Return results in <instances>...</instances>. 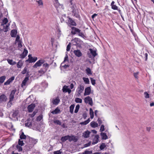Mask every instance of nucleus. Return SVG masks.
I'll use <instances>...</instances> for the list:
<instances>
[{
	"label": "nucleus",
	"instance_id": "34",
	"mask_svg": "<svg viewBox=\"0 0 154 154\" xmlns=\"http://www.w3.org/2000/svg\"><path fill=\"white\" fill-rule=\"evenodd\" d=\"M36 2L38 3V6H43V3L42 0H36Z\"/></svg>",
	"mask_w": 154,
	"mask_h": 154
},
{
	"label": "nucleus",
	"instance_id": "50",
	"mask_svg": "<svg viewBox=\"0 0 154 154\" xmlns=\"http://www.w3.org/2000/svg\"><path fill=\"white\" fill-rule=\"evenodd\" d=\"M92 153V151H88L86 150L83 152V154H90Z\"/></svg>",
	"mask_w": 154,
	"mask_h": 154
},
{
	"label": "nucleus",
	"instance_id": "42",
	"mask_svg": "<svg viewBox=\"0 0 154 154\" xmlns=\"http://www.w3.org/2000/svg\"><path fill=\"white\" fill-rule=\"evenodd\" d=\"M50 66V64L47 63H44L43 64V66L44 67L46 68V69H47Z\"/></svg>",
	"mask_w": 154,
	"mask_h": 154
},
{
	"label": "nucleus",
	"instance_id": "36",
	"mask_svg": "<svg viewBox=\"0 0 154 154\" xmlns=\"http://www.w3.org/2000/svg\"><path fill=\"white\" fill-rule=\"evenodd\" d=\"M68 135L64 137H62L61 138V140L63 142H64L66 140H68Z\"/></svg>",
	"mask_w": 154,
	"mask_h": 154
},
{
	"label": "nucleus",
	"instance_id": "40",
	"mask_svg": "<svg viewBox=\"0 0 154 154\" xmlns=\"http://www.w3.org/2000/svg\"><path fill=\"white\" fill-rule=\"evenodd\" d=\"M24 143L23 142V141L22 140L19 139L18 141V145H20V146H23Z\"/></svg>",
	"mask_w": 154,
	"mask_h": 154
},
{
	"label": "nucleus",
	"instance_id": "33",
	"mask_svg": "<svg viewBox=\"0 0 154 154\" xmlns=\"http://www.w3.org/2000/svg\"><path fill=\"white\" fill-rule=\"evenodd\" d=\"M90 121L89 118H88L87 120L85 121L84 122H81L80 123V124L82 125H86L88 124L89 122Z\"/></svg>",
	"mask_w": 154,
	"mask_h": 154
},
{
	"label": "nucleus",
	"instance_id": "61",
	"mask_svg": "<svg viewBox=\"0 0 154 154\" xmlns=\"http://www.w3.org/2000/svg\"><path fill=\"white\" fill-rule=\"evenodd\" d=\"M78 32L79 33V35L82 37H83L84 35V34L83 33L81 32V30H80V31H79V32Z\"/></svg>",
	"mask_w": 154,
	"mask_h": 154
},
{
	"label": "nucleus",
	"instance_id": "46",
	"mask_svg": "<svg viewBox=\"0 0 154 154\" xmlns=\"http://www.w3.org/2000/svg\"><path fill=\"white\" fill-rule=\"evenodd\" d=\"M79 107H80V106L79 104H78L75 107V111H74V112L75 113H76L78 112V111L79 110Z\"/></svg>",
	"mask_w": 154,
	"mask_h": 154
},
{
	"label": "nucleus",
	"instance_id": "8",
	"mask_svg": "<svg viewBox=\"0 0 154 154\" xmlns=\"http://www.w3.org/2000/svg\"><path fill=\"white\" fill-rule=\"evenodd\" d=\"M28 57V60L30 62H35L37 59V57H32L31 55L30 54L29 55Z\"/></svg>",
	"mask_w": 154,
	"mask_h": 154
},
{
	"label": "nucleus",
	"instance_id": "22",
	"mask_svg": "<svg viewBox=\"0 0 154 154\" xmlns=\"http://www.w3.org/2000/svg\"><path fill=\"white\" fill-rule=\"evenodd\" d=\"M68 140L69 141H71L72 140L75 141H76L77 140V139L76 138V137L73 135L69 136L68 135Z\"/></svg>",
	"mask_w": 154,
	"mask_h": 154
},
{
	"label": "nucleus",
	"instance_id": "24",
	"mask_svg": "<svg viewBox=\"0 0 154 154\" xmlns=\"http://www.w3.org/2000/svg\"><path fill=\"white\" fill-rule=\"evenodd\" d=\"M91 132L89 131H85L83 134V136L85 138H87L89 137Z\"/></svg>",
	"mask_w": 154,
	"mask_h": 154
},
{
	"label": "nucleus",
	"instance_id": "17",
	"mask_svg": "<svg viewBox=\"0 0 154 154\" xmlns=\"http://www.w3.org/2000/svg\"><path fill=\"white\" fill-rule=\"evenodd\" d=\"M14 79V77L12 76L7 81L4 83L5 85H9L11 82Z\"/></svg>",
	"mask_w": 154,
	"mask_h": 154
},
{
	"label": "nucleus",
	"instance_id": "9",
	"mask_svg": "<svg viewBox=\"0 0 154 154\" xmlns=\"http://www.w3.org/2000/svg\"><path fill=\"white\" fill-rule=\"evenodd\" d=\"M73 53L75 55L78 57H80L82 55V52L79 50H75Z\"/></svg>",
	"mask_w": 154,
	"mask_h": 154
},
{
	"label": "nucleus",
	"instance_id": "45",
	"mask_svg": "<svg viewBox=\"0 0 154 154\" xmlns=\"http://www.w3.org/2000/svg\"><path fill=\"white\" fill-rule=\"evenodd\" d=\"M8 22V20L7 18H5L3 20L2 25H5Z\"/></svg>",
	"mask_w": 154,
	"mask_h": 154
},
{
	"label": "nucleus",
	"instance_id": "53",
	"mask_svg": "<svg viewBox=\"0 0 154 154\" xmlns=\"http://www.w3.org/2000/svg\"><path fill=\"white\" fill-rule=\"evenodd\" d=\"M144 95L145 97L146 98H149V95L146 92H145L144 93Z\"/></svg>",
	"mask_w": 154,
	"mask_h": 154
},
{
	"label": "nucleus",
	"instance_id": "13",
	"mask_svg": "<svg viewBox=\"0 0 154 154\" xmlns=\"http://www.w3.org/2000/svg\"><path fill=\"white\" fill-rule=\"evenodd\" d=\"M68 20L67 23L68 25L72 26L76 25V23L71 18H70L69 17H68Z\"/></svg>",
	"mask_w": 154,
	"mask_h": 154
},
{
	"label": "nucleus",
	"instance_id": "60",
	"mask_svg": "<svg viewBox=\"0 0 154 154\" xmlns=\"http://www.w3.org/2000/svg\"><path fill=\"white\" fill-rule=\"evenodd\" d=\"M138 74H139L138 72H137L136 73H134V76L135 78H136V79L138 78Z\"/></svg>",
	"mask_w": 154,
	"mask_h": 154
},
{
	"label": "nucleus",
	"instance_id": "35",
	"mask_svg": "<svg viewBox=\"0 0 154 154\" xmlns=\"http://www.w3.org/2000/svg\"><path fill=\"white\" fill-rule=\"evenodd\" d=\"M23 65V63L21 60H20L17 63V66L18 68H20Z\"/></svg>",
	"mask_w": 154,
	"mask_h": 154
},
{
	"label": "nucleus",
	"instance_id": "2",
	"mask_svg": "<svg viewBox=\"0 0 154 154\" xmlns=\"http://www.w3.org/2000/svg\"><path fill=\"white\" fill-rule=\"evenodd\" d=\"M84 88V87L82 85H80L78 86L76 91L77 96H80L81 94L83 91Z\"/></svg>",
	"mask_w": 154,
	"mask_h": 154
},
{
	"label": "nucleus",
	"instance_id": "4",
	"mask_svg": "<svg viewBox=\"0 0 154 154\" xmlns=\"http://www.w3.org/2000/svg\"><path fill=\"white\" fill-rule=\"evenodd\" d=\"M45 62V60L43 59H41L38 60L33 66V68H37L38 67L40 66L42 64H43Z\"/></svg>",
	"mask_w": 154,
	"mask_h": 154
},
{
	"label": "nucleus",
	"instance_id": "52",
	"mask_svg": "<svg viewBox=\"0 0 154 154\" xmlns=\"http://www.w3.org/2000/svg\"><path fill=\"white\" fill-rule=\"evenodd\" d=\"M91 83L92 85H94L95 84V80L94 79H93L92 78H90Z\"/></svg>",
	"mask_w": 154,
	"mask_h": 154
},
{
	"label": "nucleus",
	"instance_id": "58",
	"mask_svg": "<svg viewBox=\"0 0 154 154\" xmlns=\"http://www.w3.org/2000/svg\"><path fill=\"white\" fill-rule=\"evenodd\" d=\"M86 71L88 74H91V70L90 69L88 68L86 69Z\"/></svg>",
	"mask_w": 154,
	"mask_h": 154
},
{
	"label": "nucleus",
	"instance_id": "43",
	"mask_svg": "<svg viewBox=\"0 0 154 154\" xmlns=\"http://www.w3.org/2000/svg\"><path fill=\"white\" fill-rule=\"evenodd\" d=\"M106 147V145L105 143H102L100 146V148L101 150L103 149Z\"/></svg>",
	"mask_w": 154,
	"mask_h": 154
},
{
	"label": "nucleus",
	"instance_id": "27",
	"mask_svg": "<svg viewBox=\"0 0 154 154\" xmlns=\"http://www.w3.org/2000/svg\"><path fill=\"white\" fill-rule=\"evenodd\" d=\"M60 109L58 107H57L54 110L52 111L51 113L53 114H56L60 113Z\"/></svg>",
	"mask_w": 154,
	"mask_h": 154
},
{
	"label": "nucleus",
	"instance_id": "32",
	"mask_svg": "<svg viewBox=\"0 0 154 154\" xmlns=\"http://www.w3.org/2000/svg\"><path fill=\"white\" fill-rule=\"evenodd\" d=\"M89 112L90 118L91 119H93L94 116V113L93 109L91 108H90L89 109Z\"/></svg>",
	"mask_w": 154,
	"mask_h": 154
},
{
	"label": "nucleus",
	"instance_id": "26",
	"mask_svg": "<svg viewBox=\"0 0 154 154\" xmlns=\"http://www.w3.org/2000/svg\"><path fill=\"white\" fill-rule=\"evenodd\" d=\"M17 33V31L16 30H12L11 32V35L12 37H15Z\"/></svg>",
	"mask_w": 154,
	"mask_h": 154
},
{
	"label": "nucleus",
	"instance_id": "51",
	"mask_svg": "<svg viewBox=\"0 0 154 154\" xmlns=\"http://www.w3.org/2000/svg\"><path fill=\"white\" fill-rule=\"evenodd\" d=\"M18 113V111H15L13 113L12 116L14 117H15L17 115Z\"/></svg>",
	"mask_w": 154,
	"mask_h": 154
},
{
	"label": "nucleus",
	"instance_id": "29",
	"mask_svg": "<svg viewBox=\"0 0 154 154\" xmlns=\"http://www.w3.org/2000/svg\"><path fill=\"white\" fill-rule=\"evenodd\" d=\"M3 28L2 29V31L4 32H6L8 31V28L9 26V25H3Z\"/></svg>",
	"mask_w": 154,
	"mask_h": 154
},
{
	"label": "nucleus",
	"instance_id": "31",
	"mask_svg": "<svg viewBox=\"0 0 154 154\" xmlns=\"http://www.w3.org/2000/svg\"><path fill=\"white\" fill-rule=\"evenodd\" d=\"M7 61L8 63L11 65H13L16 63L12 59H8Z\"/></svg>",
	"mask_w": 154,
	"mask_h": 154
},
{
	"label": "nucleus",
	"instance_id": "23",
	"mask_svg": "<svg viewBox=\"0 0 154 154\" xmlns=\"http://www.w3.org/2000/svg\"><path fill=\"white\" fill-rule=\"evenodd\" d=\"M73 14L74 16H75L76 17L78 18L79 17V14L78 10H74L73 11H72Z\"/></svg>",
	"mask_w": 154,
	"mask_h": 154
},
{
	"label": "nucleus",
	"instance_id": "20",
	"mask_svg": "<svg viewBox=\"0 0 154 154\" xmlns=\"http://www.w3.org/2000/svg\"><path fill=\"white\" fill-rule=\"evenodd\" d=\"M16 91L15 90H12L10 95L9 99L10 100H13L14 99V95L15 94Z\"/></svg>",
	"mask_w": 154,
	"mask_h": 154
},
{
	"label": "nucleus",
	"instance_id": "48",
	"mask_svg": "<svg viewBox=\"0 0 154 154\" xmlns=\"http://www.w3.org/2000/svg\"><path fill=\"white\" fill-rule=\"evenodd\" d=\"M26 126L31 127L32 125V123L31 122H28L25 123Z\"/></svg>",
	"mask_w": 154,
	"mask_h": 154
},
{
	"label": "nucleus",
	"instance_id": "56",
	"mask_svg": "<svg viewBox=\"0 0 154 154\" xmlns=\"http://www.w3.org/2000/svg\"><path fill=\"white\" fill-rule=\"evenodd\" d=\"M71 47V43H69L68 45H67L66 48V51H69Z\"/></svg>",
	"mask_w": 154,
	"mask_h": 154
},
{
	"label": "nucleus",
	"instance_id": "59",
	"mask_svg": "<svg viewBox=\"0 0 154 154\" xmlns=\"http://www.w3.org/2000/svg\"><path fill=\"white\" fill-rule=\"evenodd\" d=\"M54 122L59 125H60L61 124V122L58 120H56L54 121Z\"/></svg>",
	"mask_w": 154,
	"mask_h": 154
},
{
	"label": "nucleus",
	"instance_id": "12",
	"mask_svg": "<svg viewBox=\"0 0 154 154\" xmlns=\"http://www.w3.org/2000/svg\"><path fill=\"white\" fill-rule=\"evenodd\" d=\"M62 90L64 92H68L69 94H70L71 91L69 88H68V86L66 85H64L63 88Z\"/></svg>",
	"mask_w": 154,
	"mask_h": 154
},
{
	"label": "nucleus",
	"instance_id": "54",
	"mask_svg": "<svg viewBox=\"0 0 154 154\" xmlns=\"http://www.w3.org/2000/svg\"><path fill=\"white\" fill-rule=\"evenodd\" d=\"M12 100H10L9 101L8 103L7 104V106L8 107H11L12 105Z\"/></svg>",
	"mask_w": 154,
	"mask_h": 154
},
{
	"label": "nucleus",
	"instance_id": "1",
	"mask_svg": "<svg viewBox=\"0 0 154 154\" xmlns=\"http://www.w3.org/2000/svg\"><path fill=\"white\" fill-rule=\"evenodd\" d=\"M89 50L90 51V53L88 52V54L89 58H91L92 56L93 57H94L97 55L96 53V49L90 48Z\"/></svg>",
	"mask_w": 154,
	"mask_h": 154
},
{
	"label": "nucleus",
	"instance_id": "6",
	"mask_svg": "<svg viewBox=\"0 0 154 154\" xmlns=\"http://www.w3.org/2000/svg\"><path fill=\"white\" fill-rule=\"evenodd\" d=\"M100 137L99 135L97 134L94 136V137L93 138L92 144L94 145L98 143L99 141V138Z\"/></svg>",
	"mask_w": 154,
	"mask_h": 154
},
{
	"label": "nucleus",
	"instance_id": "10",
	"mask_svg": "<svg viewBox=\"0 0 154 154\" xmlns=\"http://www.w3.org/2000/svg\"><path fill=\"white\" fill-rule=\"evenodd\" d=\"M60 102V99L58 97H57L55 99H53L52 101V103L54 105H57Z\"/></svg>",
	"mask_w": 154,
	"mask_h": 154
},
{
	"label": "nucleus",
	"instance_id": "49",
	"mask_svg": "<svg viewBox=\"0 0 154 154\" xmlns=\"http://www.w3.org/2000/svg\"><path fill=\"white\" fill-rule=\"evenodd\" d=\"M105 130L104 126L103 125H102L100 127V131L101 132L104 131Z\"/></svg>",
	"mask_w": 154,
	"mask_h": 154
},
{
	"label": "nucleus",
	"instance_id": "15",
	"mask_svg": "<svg viewBox=\"0 0 154 154\" xmlns=\"http://www.w3.org/2000/svg\"><path fill=\"white\" fill-rule=\"evenodd\" d=\"M80 31V30L75 27H73L72 28L71 33L72 34H75L76 33Z\"/></svg>",
	"mask_w": 154,
	"mask_h": 154
},
{
	"label": "nucleus",
	"instance_id": "47",
	"mask_svg": "<svg viewBox=\"0 0 154 154\" xmlns=\"http://www.w3.org/2000/svg\"><path fill=\"white\" fill-rule=\"evenodd\" d=\"M22 146H20L19 145H17L16 146V148L19 151H21L22 150V148L21 147Z\"/></svg>",
	"mask_w": 154,
	"mask_h": 154
},
{
	"label": "nucleus",
	"instance_id": "55",
	"mask_svg": "<svg viewBox=\"0 0 154 154\" xmlns=\"http://www.w3.org/2000/svg\"><path fill=\"white\" fill-rule=\"evenodd\" d=\"M27 71V68L26 67H25L24 69L22 71L21 73L22 74H25Z\"/></svg>",
	"mask_w": 154,
	"mask_h": 154
},
{
	"label": "nucleus",
	"instance_id": "44",
	"mask_svg": "<svg viewBox=\"0 0 154 154\" xmlns=\"http://www.w3.org/2000/svg\"><path fill=\"white\" fill-rule=\"evenodd\" d=\"M83 79L85 83L87 84H89V80L88 78L83 77Z\"/></svg>",
	"mask_w": 154,
	"mask_h": 154
},
{
	"label": "nucleus",
	"instance_id": "25",
	"mask_svg": "<svg viewBox=\"0 0 154 154\" xmlns=\"http://www.w3.org/2000/svg\"><path fill=\"white\" fill-rule=\"evenodd\" d=\"M29 80V77H26L25 78L24 80L23 81L22 84H21L22 87H23V86H25L26 82Z\"/></svg>",
	"mask_w": 154,
	"mask_h": 154
},
{
	"label": "nucleus",
	"instance_id": "19",
	"mask_svg": "<svg viewBox=\"0 0 154 154\" xmlns=\"http://www.w3.org/2000/svg\"><path fill=\"white\" fill-rule=\"evenodd\" d=\"M14 79V77L12 76L7 81L4 83L5 85H9L11 82Z\"/></svg>",
	"mask_w": 154,
	"mask_h": 154
},
{
	"label": "nucleus",
	"instance_id": "38",
	"mask_svg": "<svg viewBox=\"0 0 154 154\" xmlns=\"http://www.w3.org/2000/svg\"><path fill=\"white\" fill-rule=\"evenodd\" d=\"M6 79L5 76H3L0 77V83H2Z\"/></svg>",
	"mask_w": 154,
	"mask_h": 154
},
{
	"label": "nucleus",
	"instance_id": "3",
	"mask_svg": "<svg viewBox=\"0 0 154 154\" xmlns=\"http://www.w3.org/2000/svg\"><path fill=\"white\" fill-rule=\"evenodd\" d=\"M85 103L88 104L92 106L93 105V102L92 98L89 96H88L85 97L84 99Z\"/></svg>",
	"mask_w": 154,
	"mask_h": 154
},
{
	"label": "nucleus",
	"instance_id": "18",
	"mask_svg": "<svg viewBox=\"0 0 154 154\" xmlns=\"http://www.w3.org/2000/svg\"><path fill=\"white\" fill-rule=\"evenodd\" d=\"M14 79V77L12 76L7 81L4 83L5 85H9L11 82Z\"/></svg>",
	"mask_w": 154,
	"mask_h": 154
},
{
	"label": "nucleus",
	"instance_id": "28",
	"mask_svg": "<svg viewBox=\"0 0 154 154\" xmlns=\"http://www.w3.org/2000/svg\"><path fill=\"white\" fill-rule=\"evenodd\" d=\"M115 2L114 1H112V2L111 5L112 7V8L114 10H118V7L116 5H114Z\"/></svg>",
	"mask_w": 154,
	"mask_h": 154
},
{
	"label": "nucleus",
	"instance_id": "62",
	"mask_svg": "<svg viewBox=\"0 0 154 154\" xmlns=\"http://www.w3.org/2000/svg\"><path fill=\"white\" fill-rule=\"evenodd\" d=\"M91 144V142H89V143H88L85 144L84 145V147H86L89 146H90Z\"/></svg>",
	"mask_w": 154,
	"mask_h": 154
},
{
	"label": "nucleus",
	"instance_id": "21",
	"mask_svg": "<svg viewBox=\"0 0 154 154\" xmlns=\"http://www.w3.org/2000/svg\"><path fill=\"white\" fill-rule=\"evenodd\" d=\"M91 127L93 128H95L98 127V125L97 123L94 121H92L90 123Z\"/></svg>",
	"mask_w": 154,
	"mask_h": 154
},
{
	"label": "nucleus",
	"instance_id": "7",
	"mask_svg": "<svg viewBox=\"0 0 154 154\" xmlns=\"http://www.w3.org/2000/svg\"><path fill=\"white\" fill-rule=\"evenodd\" d=\"M35 106L34 104H31L28 106L27 107L28 112H32Z\"/></svg>",
	"mask_w": 154,
	"mask_h": 154
},
{
	"label": "nucleus",
	"instance_id": "30",
	"mask_svg": "<svg viewBox=\"0 0 154 154\" xmlns=\"http://www.w3.org/2000/svg\"><path fill=\"white\" fill-rule=\"evenodd\" d=\"M27 53L28 51L25 49L23 53L21 55V57L23 58L25 57L27 54Z\"/></svg>",
	"mask_w": 154,
	"mask_h": 154
},
{
	"label": "nucleus",
	"instance_id": "39",
	"mask_svg": "<svg viewBox=\"0 0 154 154\" xmlns=\"http://www.w3.org/2000/svg\"><path fill=\"white\" fill-rule=\"evenodd\" d=\"M75 101L76 103H81L82 102V100L78 97H76L75 98Z\"/></svg>",
	"mask_w": 154,
	"mask_h": 154
},
{
	"label": "nucleus",
	"instance_id": "57",
	"mask_svg": "<svg viewBox=\"0 0 154 154\" xmlns=\"http://www.w3.org/2000/svg\"><path fill=\"white\" fill-rule=\"evenodd\" d=\"M69 61L68 60V57L67 54L66 55L65 57L64 58V60L63 61V62H65L66 61L68 62Z\"/></svg>",
	"mask_w": 154,
	"mask_h": 154
},
{
	"label": "nucleus",
	"instance_id": "64",
	"mask_svg": "<svg viewBox=\"0 0 154 154\" xmlns=\"http://www.w3.org/2000/svg\"><path fill=\"white\" fill-rule=\"evenodd\" d=\"M54 154H61V152L60 151V150L55 151L54 152Z\"/></svg>",
	"mask_w": 154,
	"mask_h": 154
},
{
	"label": "nucleus",
	"instance_id": "37",
	"mask_svg": "<svg viewBox=\"0 0 154 154\" xmlns=\"http://www.w3.org/2000/svg\"><path fill=\"white\" fill-rule=\"evenodd\" d=\"M75 105L74 104L71 105L70 107V112L71 113H73V110L74 108Z\"/></svg>",
	"mask_w": 154,
	"mask_h": 154
},
{
	"label": "nucleus",
	"instance_id": "14",
	"mask_svg": "<svg viewBox=\"0 0 154 154\" xmlns=\"http://www.w3.org/2000/svg\"><path fill=\"white\" fill-rule=\"evenodd\" d=\"M6 97L5 95L2 94L0 96V103L6 101Z\"/></svg>",
	"mask_w": 154,
	"mask_h": 154
},
{
	"label": "nucleus",
	"instance_id": "5",
	"mask_svg": "<svg viewBox=\"0 0 154 154\" xmlns=\"http://www.w3.org/2000/svg\"><path fill=\"white\" fill-rule=\"evenodd\" d=\"M79 41L78 38H75L74 39L72 40L71 41V44L73 45H76L77 46H79Z\"/></svg>",
	"mask_w": 154,
	"mask_h": 154
},
{
	"label": "nucleus",
	"instance_id": "63",
	"mask_svg": "<svg viewBox=\"0 0 154 154\" xmlns=\"http://www.w3.org/2000/svg\"><path fill=\"white\" fill-rule=\"evenodd\" d=\"M18 47L19 48H21L22 47L21 41H19V42H18Z\"/></svg>",
	"mask_w": 154,
	"mask_h": 154
},
{
	"label": "nucleus",
	"instance_id": "41",
	"mask_svg": "<svg viewBox=\"0 0 154 154\" xmlns=\"http://www.w3.org/2000/svg\"><path fill=\"white\" fill-rule=\"evenodd\" d=\"M20 139H25L26 138V136L24 134L23 132L21 134L20 136Z\"/></svg>",
	"mask_w": 154,
	"mask_h": 154
},
{
	"label": "nucleus",
	"instance_id": "16",
	"mask_svg": "<svg viewBox=\"0 0 154 154\" xmlns=\"http://www.w3.org/2000/svg\"><path fill=\"white\" fill-rule=\"evenodd\" d=\"M100 135L102 140H106L108 139V137L105 133L102 132Z\"/></svg>",
	"mask_w": 154,
	"mask_h": 154
},
{
	"label": "nucleus",
	"instance_id": "11",
	"mask_svg": "<svg viewBox=\"0 0 154 154\" xmlns=\"http://www.w3.org/2000/svg\"><path fill=\"white\" fill-rule=\"evenodd\" d=\"M91 92V88L90 87H88L85 89V92L84 94V96L89 95L90 94Z\"/></svg>",
	"mask_w": 154,
	"mask_h": 154
}]
</instances>
